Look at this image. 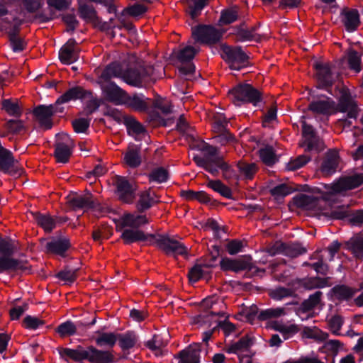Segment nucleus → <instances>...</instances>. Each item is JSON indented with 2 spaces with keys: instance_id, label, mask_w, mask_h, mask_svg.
Returning a JSON list of instances; mask_svg holds the SVG:
<instances>
[{
  "instance_id": "obj_45",
  "label": "nucleus",
  "mask_w": 363,
  "mask_h": 363,
  "mask_svg": "<svg viewBox=\"0 0 363 363\" xmlns=\"http://www.w3.org/2000/svg\"><path fill=\"white\" fill-rule=\"evenodd\" d=\"M238 167L240 174L248 179H251L257 170V165L255 163H247L244 161H240L238 163Z\"/></svg>"
},
{
  "instance_id": "obj_42",
  "label": "nucleus",
  "mask_w": 363,
  "mask_h": 363,
  "mask_svg": "<svg viewBox=\"0 0 363 363\" xmlns=\"http://www.w3.org/2000/svg\"><path fill=\"white\" fill-rule=\"evenodd\" d=\"M334 103L329 101H318L313 102L310 104V109L316 113L321 114H328L333 108Z\"/></svg>"
},
{
  "instance_id": "obj_13",
  "label": "nucleus",
  "mask_w": 363,
  "mask_h": 363,
  "mask_svg": "<svg viewBox=\"0 0 363 363\" xmlns=\"http://www.w3.org/2000/svg\"><path fill=\"white\" fill-rule=\"evenodd\" d=\"M78 13L86 23H91L94 26L99 27L101 30L108 28L107 23L101 22L95 9L91 5L79 4Z\"/></svg>"
},
{
  "instance_id": "obj_38",
  "label": "nucleus",
  "mask_w": 363,
  "mask_h": 363,
  "mask_svg": "<svg viewBox=\"0 0 363 363\" xmlns=\"http://www.w3.org/2000/svg\"><path fill=\"white\" fill-rule=\"evenodd\" d=\"M121 67L118 64L114 63L108 66L101 73L100 83L108 82V80L115 77H122Z\"/></svg>"
},
{
  "instance_id": "obj_46",
  "label": "nucleus",
  "mask_w": 363,
  "mask_h": 363,
  "mask_svg": "<svg viewBox=\"0 0 363 363\" xmlns=\"http://www.w3.org/2000/svg\"><path fill=\"white\" fill-rule=\"evenodd\" d=\"M235 35L238 40H250L257 39L258 35L255 33V28L252 27L250 30L247 29L245 25H241L237 28Z\"/></svg>"
},
{
  "instance_id": "obj_6",
  "label": "nucleus",
  "mask_w": 363,
  "mask_h": 363,
  "mask_svg": "<svg viewBox=\"0 0 363 363\" xmlns=\"http://www.w3.org/2000/svg\"><path fill=\"white\" fill-rule=\"evenodd\" d=\"M151 236L155 238V242L157 246L166 254L172 253L174 255H182L187 253V249L182 243L172 239L169 235H158Z\"/></svg>"
},
{
  "instance_id": "obj_2",
  "label": "nucleus",
  "mask_w": 363,
  "mask_h": 363,
  "mask_svg": "<svg viewBox=\"0 0 363 363\" xmlns=\"http://www.w3.org/2000/svg\"><path fill=\"white\" fill-rule=\"evenodd\" d=\"M221 57L230 69L240 70L248 64L249 57L239 46H221Z\"/></svg>"
},
{
  "instance_id": "obj_59",
  "label": "nucleus",
  "mask_w": 363,
  "mask_h": 363,
  "mask_svg": "<svg viewBox=\"0 0 363 363\" xmlns=\"http://www.w3.org/2000/svg\"><path fill=\"white\" fill-rule=\"evenodd\" d=\"M118 339V335L114 333H102L96 340L98 345L113 347Z\"/></svg>"
},
{
  "instance_id": "obj_51",
  "label": "nucleus",
  "mask_w": 363,
  "mask_h": 363,
  "mask_svg": "<svg viewBox=\"0 0 363 363\" xmlns=\"http://www.w3.org/2000/svg\"><path fill=\"white\" fill-rule=\"evenodd\" d=\"M119 345L123 350H128L135 346L137 338L133 333H126L124 335H118Z\"/></svg>"
},
{
  "instance_id": "obj_64",
  "label": "nucleus",
  "mask_w": 363,
  "mask_h": 363,
  "mask_svg": "<svg viewBox=\"0 0 363 363\" xmlns=\"http://www.w3.org/2000/svg\"><path fill=\"white\" fill-rule=\"evenodd\" d=\"M310 160V157L306 155H301L296 158L291 160L286 165V168L290 171H295L303 165H305Z\"/></svg>"
},
{
  "instance_id": "obj_63",
  "label": "nucleus",
  "mask_w": 363,
  "mask_h": 363,
  "mask_svg": "<svg viewBox=\"0 0 363 363\" xmlns=\"http://www.w3.org/2000/svg\"><path fill=\"white\" fill-rule=\"evenodd\" d=\"M213 128L216 133H222L227 130L226 127L228 125V121L226 118L220 114L217 113L213 116Z\"/></svg>"
},
{
  "instance_id": "obj_18",
  "label": "nucleus",
  "mask_w": 363,
  "mask_h": 363,
  "mask_svg": "<svg viewBox=\"0 0 363 363\" xmlns=\"http://www.w3.org/2000/svg\"><path fill=\"white\" fill-rule=\"evenodd\" d=\"M313 66L317 71V79L320 85L322 86L332 85L333 77L331 73L330 65L328 63L315 62Z\"/></svg>"
},
{
  "instance_id": "obj_10",
  "label": "nucleus",
  "mask_w": 363,
  "mask_h": 363,
  "mask_svg": "<svg viewBox=\"0 0 363 363\" xmlns=\"http://www.w3.org/2000/svg\"><path fill=\"white\" fill-rule=\"evenodd\" d=\"M148 222L145 216L124 213L116 221V231H122L125 228H139Z\"/></svg>"
},
{
  "instance_id": "obj_1",
  "label": "nucleus",
  "mask_w": 363,
  "mask_h": 363,
  "mask_svg": "<svg viewBox=\"0 0 363 363\" xmlns=\"http://www.w3.org/2000/svg\"><path fill=\"white\" fill-rule=\"evenodd\" d=\"M192 147L205 152L203 158L199 156L194 157V160L198 166L204 168L213 175H216L218 169H220L225 179H230L233 177V172L229 165L221 157L217 156L218 150L216 147L210 146L203 141L192 145Z\"/></svg>"
},
{
  "instance_id": "obj_17",
  "label": "nucleus",
  "mask_w": 363,
  "mask_h": 363,
  "mask_svg": "<svg viewBox=\"0 0 363 363\" xmlns=\"http://www.w3.org/2000/svg\"><path fill=\"white\" fill-rule=\"evenodd\" d=\"M79 49L76 46V41L69 40L60 50L59 58L64 64H72L78 60Z\"/></svg>"
},
{
  "instance_id": "obj_43",
  "label": "nucleus",
  "mask_w": 363,
  "mask_h": 363,
  "mask_svg": "<svg viewBox=\"0 0 363 363\" xmlns=\"http://www.w3.org/2000/svg\"><path fill=\"white\" fill-rule=\"evenodd\" d=\"M154 203L153 198L150 196V190L141 192L137 203V209L139 212H143L150 208Z\"/></svg>"
},
{
  "instance_id": "obj_23",
  "label": "nucleus",
  "mask_w": 363,
  "mask_h": 363,
  "mask_svg": "<svg viewBox=\"0 0 363 363\" xmlns=\"http://www.w3.org/2000/svg\"><path fill=\"white\" fill-rule=\"evenodd\" d=\"M148 8L144 4H135L130 6L127 7L123 11L122 15L119 17V21H121L122 26L128 29V30H131L134 28L132 23H126L123 18V16L128 15L132 17H138L142 14L145 13L147 11Z\"/></svg>"
},
{
  "instance_id": "obj_16",
  "label": "nucleus",
  "mask_w": 363,
  "mask_h": 363,
  "mask_svg": "<svg viewBox=\"0 0 363 363\" xmlns=\"http://www.w3.org/2000/svg\"><path fill=\"white\" fill-rule=\"evenodd\" d=\"M116 185L120 200L125 203L133 202L136 187L122 177H116Z\"/></svg>"
},
{
  "instance_id": "obj_15",
  "label": "nucleus",
  "mask_w": 363,
  "mask_h": 363,
  "mask_svg": "<svg viewBox=\"0 0 363 363\" xmlns=\"http://www.w3.org/2000/svg\"><path fill=\"white\" fill-rule=\"evenodd\" d=\"M69 203L74 208H92L96 213H101L104 212V208L101 204L92 199L90 193H87L85 196H75L69 199Z\"/></svg>"
},
{
  "instance_id": "obj_26",
  "label": "nucleus",
  "mask_w": 363,
  "mask_h": 363,
  "mask_svg": "<svg viewBox=\"0 0 363 363\" xmlns=\"http://www.w3.org/2000/svg\"><path fill=\"white\" fill-rule=\"evenodd\" d=\"M200 345H194L180 352L179 357L182 363H199Z\"/></svg>"
},
{
  "instance_id": "obj_60",
  "label": "nucleus",
  "mask_w": 363,
  "mask_h": 363,
  "mask_svg": "<svg viewBox=\"0 0 363 363\" xmlns=\"http://www.w3.org/2000/svg\"><path fill=\"white\" fill-rule=\"evenodd\" d=\"M285 310L283 308H269L263 311L259 315L260 320H266L268 318H279L285 315Z\"/></svg>"
},
{
  "instance_id": "obj_36",
  "label": "nucleus",
  "mask_w": 363,
  "mask_h": 363,
  "mask_svg": "<svg viewBox=\"0 0 363 363\" xmlns=\"http://www.w3.org/2000/svg\"><path fill=\"white\" fill-rule=\"evenodd\" d=\"M188 6L187 13L194 20L201 13V10L207 4V0H184Z\"/></svg>"
},
{
  "instance_id": "obj_28",
  "label": "nucleus",
  "mask_w": 363,
  "mask_h": 363,
  "mask_svg": "<svg viewBox=\"0 0 363 363\" xmlns=\"http://www.w3.org/2000/svg\"><path fill=\"white\" fill-rule=\"evenodd\" d=\"M347 249L357 258H363V235L357 234L350 239L346 243Z\"/></svg>"
},
{
  "instance_id": "obj_24",
  "label": "nucleus",
  "mask_w": 363,
  "mask_h": 363,
  "mask_svg": "<svg viewBox=\"0 0 363 363\" xmlns=\"http://www.w3.org/2000/svg\"><path fill=\"white\" fill-rule=\"evenodd\" d=\"M87 359L93 363L114 362V357L111 352L99 350L94 347H89L88 348Z\"/></svg>"
},
{
  "instance_id": "obj_27",
  "label": "nucleus",
  "mask_w": 363,
  "mask_h": 363,
  "mask_svg": "<svg viewBox=\"0 0 363 363\" xmlns=\"http://www.w3.org/2000/svg\"><path fill=\"white\" fill-rule=\"evenodd\" d=\"M121 233V239L126 244L145 240L147 237L145 233L138 228H123Z\"/></svg>"
},
{
  "instance_id": "obj_9",
  "label": "nucleus",
  "mask_w": 363,
  "mask_h": 363,
  "mask_svg": "<svg viewBox=\"0 0 363 363\" xmlns=\"http://www.w3.org/2000/svg\"><path fill=\"white\" fill-rule=\"evenodd\" d=\"M74 146L72 140L65 133L57 135L55 157L59 162L65 163L71 155V150Z\"/></svg>"
},
{
  "instance_id": "obj_53",
  "label": "nucleus",
  "mask_w": 363,
  "mask_h": 363,
  "mask_svg": "<svg viewBox=\"0 0 363 363\" xmlns=\"http://www.w3.org/2000/svg\"><path fill=\"white\" fill-rule=\"evenodd\" d=\"M271 326L276 330L279 331L284 335V339H287L290 335L295 334L298 332V328L296 325L289 326L284 325L279 323H272Z\"/></svg>"
},
{
  "instance_id": "obj_7",
  "label": "nucleus",
  "mask_w": 363,
  "mask_h": 363,
  "mask_svg": "<svg viewBox=\"0 0 363 363\" xmlns=\"http://www.w3.org/2000/svg\"><path fill=\"white\" fill-rule=\"evenodd\" d=\"M294 203L299 208L321 214L324 206L327 205L324 199H318L307 194H299L294 198Z\"/></svg>"
},
{
  "instance_id": "obj_62",
  "label": "nucleus",
  "mask_w": 363,
  "mask_h": 363,
  "mask_svg": "<svg viewBox=\"0 0 363 363\" xmlns=\"http://www.w3.org/2000/svg\"><path fill=\"white\" fill-rule=\"evenodd\" d=\"M76 330L77 329L75 325L69 321L60 325L56 329V332L58 333L62 337L74 334Z\"/></svg>"
},
{
  "instance_id": "obj_19",
  "label": "nucleus",
  "mask_w": 363,
  "mask_h": 363,
  "mask_svg": "<svg viewBox=\"0 0 363 363\" xmlns=\"http://www.w3.org/2000/svg\"><path fill=\"white\" fill-rule=\"evenodd\" d=\"M55 112L53 106H39L34 109V114L42 127L49 129L52 126L51 117Z\"/></svg>"
},
{
  "instance_id": "obj_35",
  "label": "nucleus",
  "mask_w": 363,
  "mask_h": 363,
  "mask_svg": "<svg viewBox=\"0 0 363 363\" xmlns=\"http://www.w3.org/2000/svg\"><path fill=\"white\" fill-rule=\"evenodd\" d=\"M123 104L138 111H143L147 108V104L145 101L143 97L138 95L130 96L126 94Z\"/></svg>"
},
{
  "instance_id": "obj_29",
  "label": "nucleus",
  "mask_w": 363,
  "mask_h": 363,
  "mask_svg": "<svg viewBox=\"0 0 363 363\" xmlns=\"http://www.w3.org/2000/svg\"><path fill=\"white\" fill-rule=\"evenodd\" d=\"M86 95H90L89 91H85L83 88L79 86L73 87L66 91L56 101V104H62L68 102L71 100H76L78 99H84Z\"/></svg>"
},
{
  "instance_id": "obj_48",
  "label": "nucleus",
  "mask_w": 363,
  "mask_h": 363,
  "mask_svg": "<svg viewBox=\"0 0 363 363\" xmlns=\"http://www.w3.org/2000/svg\"><path fill=\"white\" fill-rule=\"evenodd\" d=\"M252 344V341L247 337H242L238 342L231 345L227 349L228 352L237 353L246 351Z\"/></svg>"
},
{
  "instance_id": "obj_3",
  "label": "nucleus",
  "mask_w": 363,
  "mask_h": 363,
  "mask_svg": "<svg viewBox=\"0 0 363 363\" xmlns=\"http://www.w3.org/2000/svg\"><path fill=\"white\" fill-rule=\"evenodd\" d=\"M233 103L240 106V103H257L260 100V93L248 84H240L228 92Z\"/></svg>"
},
{
  "instance_id": "obj_41",
  "label": "nucleus",
  "mask_w": 363,
  "mask_h": 363,
  "mask_svg": "<svg viewBox=\"0 0 363 363\" xmlns=\"http://www.w3.org/2000/svg\"><path fill=\"white\" fill-rule=\"evenodd\" d=\"M1 105L2 109L10 116L18 117L22 113L21 108L16 100L4 99L2 101Z\"/></svg>"
},
{
  "instance_id": "obj_21",
  "label": "nucleus",
  "mask_w": 363,
  "mask_h": 363,
  "mask_svg": "<svg viewBox=\"0 0 363 363\" xmlns=\"http://www.w3.org/2000/svg\"><path fill=\"white\" fill-rule=\"evenodd\" d=\"M13 21L14 23L13 27L9 28L7 32L13 50L14 52H19L22 51L26 46L24 40L18 35L19 26H21L22 21H17L15 18H13Z\"/></svg>"
},
{
  "instance_id": "obj_54",
  "label": "nucleus",
  "mask_w": 363,
  "mask_h": 363,
  "mask_svg": "<svg viewBox=\"0 0 363 363\" xmlns=\"http://www.w3.org/2000/svg\"><path fill=\"white\" fill-rule=\"evenodd\" d=\"M124 160L125 163L131 167H136L140 165L141 162L139 151L133 149H129L128 150L125 155Z\"/></svg>"
},
{
  "instance_id": "obj_49",
  "label": "nucleus",
  "mask_w": 363,
  "mask_h": 363,
  "mask_svg": "<svg viewBox=\"0 0 363 363\" xmlns=\"http://www.w3.org/2000/svg\"><path fill=\"white\" fill-rule=\"evenodd\" d=\"M259 157L262 161L267 164L272 165L277 161V157L273 150L272 147L267 146L259 150Z\"/></svg>"
},
{
  "instance_id": "obj_12",
  "label": "nucleus",
  "mask_w": 363,
  "mask_h": 363,
  "mask_svg": "<svg viewBox=\"0 0 363 363\" xmlns=\"http://www.w3.org/2000/svg\"><path fill=\"white\" fill-rule=\"evenodd\" d=\"M105 99L116 105H121L126 96V93L111 82L101 84Z\"/></svg>"
},
{
  "instance_id": "obj_39",
  "label": "nucleus",
  "mask_w": 363,
  "mask_h": 363,
  "mask_svg": "<svg viewBox=\"0 0 363 363\" xmlns=\"http://www.w3.org/2000/svg\"><path fill=\"white\" fill-rule=\"evenodd\" d=\"M322 294V292L316 291L311 295L308 299L305 300L301 303L299 311L303 313H306L313 310L320 303Z\"/></svg>"
},
{
  "instance_id": "obj_14",
  "label": "nucleus",
  "mask_w": 363,
  "mask_h": 363,
  "mask_svg": "<svg viewBox=\"0 0 363 363\" xmlns=\"http://www.w3.org/2000/svg\"><path fill=\"white\" fill-rule=\"evenodd\" d=\"M340 21L348 32H353L360 25L359 13L357 9L345 7L340 11Z\"/></svg>"
},
{
  "instance_id": "obj_5",
  "label": "nucleus",
  "mask_w": 363,
  "mask_h": 363,
  "mask_svg": "<svg viewBox=\"0 0 363 363\" xmlns=\"http://www.w3.org/2000/svg\"><path fill=\"white\" fill-rule=\"evenodd\" d=\"M193 38L199 43L214 44L219 41L222 33L211 26L199 25L191 28Z\"/></svg>"
},
{
  "instance_id": "obj_4",
  "label": "nucleus",
  "mask_w": 363,
  "mask_h": 363,
  "mask_svg": "<svg viewBox=\"0 0 363 363\" xmlns=\"http://www.w3.org/2000/svg\"><path fill=\"white\" fill-rule=\"evenodd\" d=\"M363 184V174H357L340 178L335 183L325 184L329 194H334L355 189Z\"/></svg>"
},
{
  "instance_id": "obj_11",
  "label": "nucleus",
  "mask_w": 363,
  "mask_h": 363,
  "mask_svg": "<svg viewBox=\"0 0 363 363\" xmlns=\"http://www.w3.org/2000/svg\"><path fill=\"white\" fill-rule=\"evenodd\" d=\"M336 110L347 113V116L350 118L357 117L358 113L357 104L347 89H342L340 91L339 102Z\"/></svg>"
},
{
  "instance_id": "obj_58",
  "label": "nucleus",
  "mask_w": 363,
  "mask_h": 363,
  "mask_svg": "<svg viewBox=\"0 0 363 363\" xmlns=\"http://www.w3.org/2000/svg\"><path fill=\"white\" fill-rule=\"evenodd\" d=\"M306 252V249L298 244L286 245L284 246V254L291 258L298 257Z\"/></svg>"
},
{
  "instance_id": "obj_50",
  "label": "nucleus",
  "mask_w": 363,
  "mask_h": 363,
  "mask_svg": "<svg viewBox=\"0 0 363 363\" xmlns=\"http://www.w3.org/2000/svg\"><path fill=\"white\" fill-rule=\"evenodd\" d=\"M207 186L226 198L231 196V190L220 180H209Z\"/></svg>"
},
{
  "instance_id": "obj_55",
  "label": "nucleus",
  "mask_w": 363,
  "mask_h": 363,
  "mask_svg": "<svg viewBox=\"0 0 363 363\" xmlns=\"http://www.w3.org/2000/svg\"><path fill=\"white\" fill-rule=\"evenodd\" d=\"M269 296L272 298L277 301H280L284 298L294 297L293 291L290 290L289 286L286 287H277L269 291Z\"/></svg>"
},
{
  "instance_id": "obj_32",
  "label": "nucleus",
  "mask_w": 363,
  "mask_h": 363,
  "mask_svg": "<svg viewBox=\"0 0 363 363\" xmlns=\"http://www.w3.org/2000/svg\"><path fill=\"white\" fill-rule=\"evenodd\" d=\"M33 216L37 222L45 232L50 233L55 227L56 221L48 214H42L39 212L33 213Z\"/></svg>"
},
{
  "instance_id": "obj_30",
  "label": "nucleus",
  "mask_w": 363,
  "mask_h": 363,
  "mask_svg": "<svg viewBox=\"0 0 363 363\" xmlns=\"http://www.w3.org/2000/svg\"><path fill=\"white\" fill-rule=\"evenodd\" d=\"M140 67L137 69L130 68L122 75L123 80L135 86H142L143 85V79L145 76H141Z\"/></svg>"
},
{
  "instance_id": "obj_20",
  "label": "nucleus",
  "mask_w": 363,
  "mask_h": 363,
  "mask_svg": "<svg viewBox=\"0 0 363 363\" xmlns=\"http://www.w3.org/2000/svg\"><path fill=\"white\" fill-rule=\"evenodd\" d=\"M220 267L223 270H232L235 272L252 269L251 262L246 259H230L229 258H223L220 261Z\"/></svg>"
},
{
  "instance_id": "obj_61",
  "label": "nucleus",
  "mask_w": 363,
  "mask_h": 363,
  "mask_svg": "<svg viewBox=\"0 0 363 363\" xmlns=\"http://www.w3.org/2000/svg\"><path fill=\"white\" fill-rule=\"evenodd\" d=\"M237 18V11L230 9L222 11L219 21L222 25H227L234 22Z\"/></svg>"
},
{
  "instance_id": "obj_44",
  "label": "nucleus",
  "mask_w": 363,
  "mask_h": 363,
  "mask_svg": "<svg viewBox=\"0 0 363 363\" xmlns=\"http://www.w3.org/2000/svg\"><path fill=\"white\" fill-rule=\"evenodd\" d=\"M124 123L130 134L139 135L145 132L143 125L131 116H125Z\"/></svg>"
},
{
  "instance_id": "obj_31",
  "label": "nucleus",
  "mask_w": 363,
  "mask_h": 363,
  "mask_svg": "<svg viewBox=\"0 0 363 363\" xmlns=\"http://www.w3.org/2000/svg\"><path fill=\"white\" fill-rule=\"evenodd\" d=\"M46 249L48 252L62 255L63 253L70 247L69 240L67 238L53 240L46 244Z\"/></svg>"
},
{
  "instance_id": "obj_25",
  "label": "nucleus",
  "mask_w": 363,
  "mask_h": 363,
  "mask_svg": "<svg viewBox=\"0 0 363 363\" xmlns=\"http://www.w3.org/2000/svg\"><path fill=\"white\" fill-rule=\"evenodd\" d=\"M28 267L26 263L18 259L9 257V256H3L0 257V272L4 271L26 270Z\"/></svg>"
},
{
  "instance_id": "obj_34",
  "label": "nucleus",
  "mask_w": 363,
  "mask_h": 363,
  "mask_svg": "<svg viewBox=\"0 0 363 363\" xmlns=\"http://www.w3.org/2000/svg\"><path fill=\"white\" fill-rule=\"evenodd\" d=\"M60 354L64 358L68 357L74 361H82L87 359L88 350H84L82 347H78L75 350L62 348L60 350Z\"/></svg>"
},
{
  "instance_id": "obj_37",
  "label": "nucleus",
  "mask_w": 363,
  "mask_h": 363,
  "mask_svg": "<svg viewBox=\"0 0 363 363\" xmlns=\"http://www.w3.org/2000/svg\"><path fill=\"white\" fill-rule=\"evenodd\" d=\"M198 52L199 48L187 45L177 52L174 51L172 55L181 62H186L191 60Z\"/></svg>"
},
{
  "instance_id": "obj_52",
  "label": "nucleus",
  "mask_w": 363,
  "mask_h": 363,
  "mask_svg": "<svg viewBox=\"0 0 363 363\" xmlns=\"http://www.w3.org/2000/svg\"><path fill=\"white\" fill-rule=\"evenodd\" d=\"M168 172L163 167H157L153 169L149 174L150 182L162 183L167 181Z\"/></svg>"
},
{
  "instance_id": "obj_57",
  "label": "nucleus",
  "mask_w": 363,
  "mask_h": 363,
  "mask_svg": "<svg viewBox=\"0 0 363 363\" xmlns=\"http://www.w3.org/2000/svg\"><path fill=\"white\" fill-rule=\"evenodd\" d=\"M145 345L152 350L155 355L162 354V348L164 344L158 335H154L153 337L146 342Z\"/></svg>"
},
{
  "instance_id": "obj_8",
  "label": "nucleus",
  "mask_w": 363,
  "mask_h": 363,
  "mask_svg": "<svg viewBox=\"0 0 363 363\" xmlns=\"http://www.w3.org/2000/svg\"><path fill=\"white\" fill-rule=\"evenodd\" d=\"M328 278H308V279H296L288 284L290 290L293 291V296H296L297 291L303 290H311L315 288H323L328 286Z\"/></svg>"
},
{
  "instance_id": "obj_40",
  "label": "nucleus",
  "mask_w": 363,
  "mask_h": 363,
  "mask_svg": "<svg viewBox=\"0 0 363 363\" xmlns=\"http://www.w3.org/2000/svg\"><path fill=\"white\" fill-rule=\"evenodd\" d=\"M303 134L305 137H308V149L313 150L317 149L318 150H322L324 149V145L322 142H319L317 145L313 143L312 138L314 136V132L313 128L308 125L306 122L302 123Z\"/></svg>"
},
{
  "instance_id": "obj_33",
  "label": "nucleus",
  "mask_w": 363,
  "mask_h": 363,
  "mask_svg": "<svg viewBox=\"0 0 363 363\" xmlns=\"http://www.w3.org/2000/svg\"><path fill=\"white\" fill-rule=\"evenodd\" d=\"M301 335L303 338L313 339L316 342L325 341L328 337L327 333L316 327H304L301 331Z\"/></svg>"
},
{
  "instance_id": "obj_47",
  "label": "nucleus",
  "mask_w": 363,
  "mask_h": 363,
  "mask_svg": "<svg viewBox=\"0 0 363 363\" xmlns=\"http://www.w3.org/2000/svg\"><path fill=\"white\" fill-rule=\"evenodd\" d=\"M346 57L350 69L357 72H360L361 67V55L359 52L354 50H349L347 52Z\"/></svg>"
},
{
  "instance_id": "obj_56",
  "label": "nucleus",
  "mask_w": 363,
  "mask_h": 363,
  "mask_svg": "<svg viewBox=\"0 0 363 363\" xmlns=\"http://www.w3.org/2000/svg\"><path fill=\"white\" fill-rule=\"evenodd\" d=\"M16 248L14 241L9 238L3 239L0 238V252L4 256L6 257L13 255Z\"/></svg>"
},
{
  "instance_id": "obj_22",
  "label": "nucleus",
  "mask_w": 363,
  "mask_h": 363,
  "mask_svg": "<svg viewBox=\"0 0 363 363\" xmlns=\"http://www.w3.org/2000/svg\"><path fill=\"white\" fill-rule=\"evenodd\" d=\"M340 157L335 150H331L325 155L324 161L321 166V172L325 176H330L333 174L338 166Z\"/></svg>"
}]
</instances>
